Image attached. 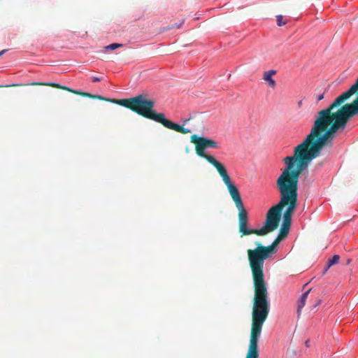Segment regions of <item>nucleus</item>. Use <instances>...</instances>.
<instances>
[{
    "label": "nucleus",
    "instance_id": "obj_9",
    "mask_svg": "<svg viewBox=\"0 0 358 358\" xmlns=\"http://www.w3.org/2000/svg\"><path fill=\"white\" fill-rule=\"evenodd\" d=\"M276 71L275 70H270L265 71L263 75V79L267 83L268 85L273 88L275 86V81L272 78V76L275 75Z\"/></svg>",
    "mask_w": 358,
    "mask_h": 358
},
{
    "label": "nucleus",
    "instance_id": "obj_20",
    "mask_svg": "<svg viewBox=\"0 0 358 358\" xmlns=\"http://www.w3.org/2000/svg\"><path fill=\"white\" fill-rule=\"evenodd\" d=\"M302 104H303V103H302V100H300V101H298V103H297V105H298V106H299V108H300V107H301Z\"/></svg>",
    "mask_w": 358,
    "mask_h": 358
},
{
    "label": "nucleus",
    "instance_id": "obj_18",
    "mask_svg": "<svg viewBox=\"0 0 358 358\" xmlns=\"http://www.w3.org/2000/svg\"><path fill=\"white\" fill-rule=\"evenodd\" d=\"M101 78H98V77H92V82H94V83H95V82H99V81H101Z\"/></svg>",
    "mask_w": 358,
    "mask_h": 358
},
{
    "label": "nucleus",
    "instance_id": "obj_17",
    "mask_svg": "<svg viewBox=\"0 0 358 358\" xmlns=\"http://www.w3.org/2000/svg\"><path fill=\"white\" fill-rule=\"evenodd\" d=\"M323 164H324V162H323V161H321V162H318V163L315 165V169L322 167V166H323Z\"/></svg>",
    "mask_w": 358,
    "mask_h": 358
},
{
    "label": "nucleus",
    "instance_id": "obj_21",
    "mask_svg": "<svg viewBox=\"0 0 358 358\" xmlns=\"http://www.w3.org/2000/svg\"><path fill=\"white\" fill-rule=\"evenodd\" d=\"M6 51H7V50H3L0 51V56L3 55Z\"/></svg>",
    "mask_w": 358,
    "mask_h": 358
},
{
    "label": "nucleus",
    "instance_id": "obj_23",
    "mask_svg": "<svg viewBox=\"0 0 358 358\" xmlns=\"http://www.w3.org/2000/svg\"><path fill=\"white\" fill-rule=\"evenodd\" d=\"M357 78H358V77H357Z\"/></svg>",
    "mask_w": 358,
    "mask_h": 358
},
{
    "label": "nucleus",
    "instance_id": "obj_12",
    "mask_svg": "<svg viewBox=\"0 0 358 358\" xmlns=\"http://www.w3.org/2000/svg\"><path fill=\"white\" fill-rule=\"evenodd\" d=\"M340 257L339 255H335L331 259H329L327 263V266L325 268V271H327L331 266L337 264L339 261Z\"/></svg>",
    "mask_w": 358,
    "mask_h": 358
},
{
    "label": "nucleus",
    "instance_id": "obj_14",
    "mask_svg": "<svg viewBox=\"0 0 358 358\" xmlns=\"http://www.w3.org/2000/svg\"><path fill=\"white\" fill-rule=\"evenodd\" d=\"M123 45H124L122 43H112L105 46L104 48L106 50H114L118 48L123 47Z\"/></svg>",
    "mask_w": 358,
    "mask_h": 358
},
{
    "label": "nucleus",
    "instance_id": "obj_7",
    "mask_svg": "<svg viewBox=\"0 0 358 358\" xmlns=\"http://www.w3.org/2000/svg\"><path fill=\"white\" fill-rule=\"evenodd\" d=\"M332 114L347 125L350 118L358 114V96L350 103L341 104Z\"/></svg>",
    "mask_w": 358,
    "mask_h": 358
},
{
    "label": "nucleus",
    "instance_id": "obj_10",
    "mask_svg": "<svg viewBox=\"0 0 358 358\" xmlns=\"http://www.w3.org/2000/svg\"><path fill=\"white\" fill-rule=\"evenodd\" d=\"M310 291H311V289H308L304 293H303L301 294V296H300V298H299V299L298 301V305H297V313H298V315H300L302 308L306 305V300L308 299V294H309Z\"/></svg>",
    "mask_w": 358,
    "mask_h": 358
},
{
    "label": "nucleus",
    "instance_id": "obj_3",
    "mask_svg": "<svg viewBox=\"0 0 358 358\" xmlns=\"http://www.w3.org/2000/svg\"><path fill=\"white\" fill-rule=\"evenodd\" d=\"M285 165V167L276 180L280 201L268 210L265 222L260 229L262 236L273 231L278 227L282 210L285 206H297L298 183L301 173L288 164Z\"/></svg>",
    "mask_w": 358,
    "mask_h": 358
},
{
    "label": "nucleus",
    "instance_id": "obj_15",
    "mask_svg": "<svg viewBox=\"0 0 358 358\" xmlns=\"http://www.w3.org/2000/svg\"><path fill=\"white\" fill-rule=\"evenodd\" d=\"M315 96L316 101H320L324 99V93L317 94H315Z\"/></svg>",
    "mask_w": 358,
    "mask_h": 358
},
{
    "label": "nucleus",
    "instance_id": "obj_2",
    "mask_svg": "<svg viewBox=\"0 0 358 358\" xmlns=\"http://www.w3.org/2000/svg\"><path fill=\"white\" fill-rule=\"evenodd\" d=\"M296 208L292 206L287 208L282 216V223L280 233L273 243L264 246L256 242L254 250L248 249V257L252 271L254 284V299L252 308V321L249 346L258 349V340L261 334L264 322L266 320L270 308L266 283L264 280V264L271 254L275 252V248L289 234L292 224V216Z\"/></svg>",
    "mask_w": 358,
    "mask_h": 358
},
{
    "label": "nucleus",
    "instance_id": "obj_8",
    "mask_svg": "<svg viewBox=\"0 0 358 358\" xmlns=\"http://www.w3.org/2000/svg\"><path fill=\"white\" fill-rule=\"evenodd\" d=\"M25 85H31V86H50L52 87H55L57 89L64 90L66 91H68L69 92H71L72 89H70L67 87L60 85L59 84H57L55 83H38V82H33L28 84H10V85H6L4 86V87H21V86H25ZM0 87H3V86L0 85Z\"/></svg>",
    "mask_w": 358,
    "mask_h": 358
},
{
    "label": "nucleus",
    "instance_id": "obj_19",
    "mask_svg": "<svg viewBox=\"0 0 358 358\" xmlns=\"http://www.w3.org/2000/svg\"><path fill=\"white\" fill-rule=\"evenodd\" d=\"M304 344H305L306 348H309L310 347V340L309 339L306 340L305 341Z\"/></svg>",
    "mask_w": 358,
    "mask_h": 358
},
{
    "label": "nucleus",
    "instance_id": "obj_16",
    "mask_svg": "<svg viewBox=\"0 0 358 358\" xmlns=\"http://www.w3.org/2000/svg\"><path fill=\"white\" fill-rule=\"evenodd\" d=\"M321 303V300L320 299H317L315 303L313 305V308L312 309L316 308L317 306H319Z\"/></svg>",
    "mask_w": 358,
    "mask_h": 358
},
{
    "label": "nucleus",
    "instance_id": "obj_11",
    "mask_svg": "<svg viewBox=\"0 0 358 358\" xmlns=\"http://www.w3.org/2000/svg\"><path fill=\"white\" fill-rule=\"evenodd\" d=\"M245 358H259V350L249 346Z\"/></svg>",
    "mask_w": 358,
    "mask_h": 358
},
{
    "label": "nucleus",
    "instance_id": "obj_6",
    "mask_svg": "<svg viewBox=\"0 0 358 358\" xmlns=\"http://www.w3.org/2000/svg\"><path fill=\"white\" fill-rule=\"evenodd\" d=\"M226 186L236 207L238 210V231L241 234V236L243 237L250 234L262 236L260 229H252L248 228V213L244 207L237 187L233 183V182L226 185Z\"/></svg>",
    "mask_w": 358,
    "mask_h": 358
},
{
    "label": "nucleus",
    "instance_id": "obj_13",
    "mask_svg": "<svg viewBox=\"0 0 358 358\" xmlns=\"http://www.w3.org/2000/svg\"><path fill=\"white\" fill-rule=\"evenodd\" d=\"M276 22L278 26L282 27L287 23V20L285 19L282 15L276 16Z\"/></svg>",
    "mask_w": 358,
    "mask_h": 358
},
{
    "label": "nucleus",
    "instance_id": "obj_5",
    "mask_svg": "<svg viewBox=\"0 0 358 358\" xmlns=\"http://www.w3.org/2000/svg\"><path fill=\"white\" fill-rule=\"evenodd\" d=\"M190 141L195 145L196 155L206 159L208 162L216 169L225 185L232 182L226 167L221 162L216 160L214 157L205 152V150L208 148H217L218 143L217 141L204 137H199L195 134L191 136Z\"/></svg>",
    "mask_w": 358,
    "mask_h": 358
},
{
    "label": "nucleus",
    "instance_id": "obj_22",
    "mask_svg": "<svg viewBox=\"0 0 358 358\" xmlns=\"http://www.w3.org/2000/svg\"><path fill=\"white\" fill-rule=\"evenodd\" d=\"M180 26V25H178V26H174V25H173V26H172V27H171V28L179 27Z\"/></svg>",
    "mask_w": 358,
    "mask_h": 358
},
{
    "label": "nucleus",
    "instance_id": "obj_1",
    "mask_svg": "<svg viewBox=\"0 0 358 358\" xmlns=\"http://www.w3.org/2000/svg\"><path fill=\"white\" fill-rule=\"evenodd\" d=\"M357 93H358V78L328 108L317 112L310 134L302 143L295 147L293 155L285 157L283 162L302 173L308 167L312 160L320 156L324 148H332L335 134L340 129L343 130L346 127L339 119L334 117L332 112Z\"/></svg>",
    "mask_w": 358,
    "mask_h": 358
},
{
    "label": "nucleus",
    "instance_id": "obj_4",
    "mask_svg": "<svg viewBox=\"0 0 358 358\" xmlns=\"http://www.w3.org/2000/svg\"><path fill=\"white\" fill-rule=\"evenodd\" d=\"M71 93L82 96L83 97L103 100L116 103L131 110L134 113H136V114L145 118L160 123L167 129L176 131L182 134H186L191 132L189 129L185 128L183 126L179 125L167 120L164 113H157L154 109L155 105V100L152 99H148L147 95L144 94H140L136 96L128 99H106L100 95H93L88 92H83L74 90H72Z\"/></svg>",
    "mask_w": 358,
    "mask_h": 358
}]
</instances>
